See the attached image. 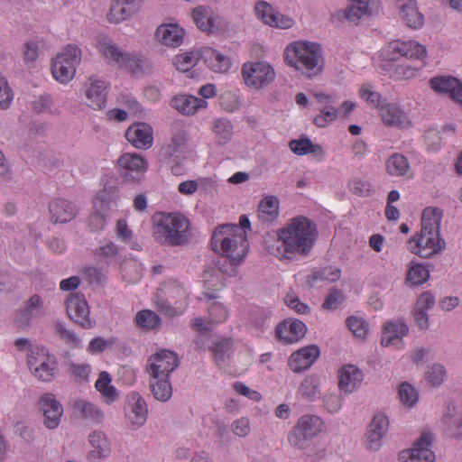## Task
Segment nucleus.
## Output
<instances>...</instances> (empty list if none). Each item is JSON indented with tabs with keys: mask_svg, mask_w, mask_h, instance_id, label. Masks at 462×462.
<instances>
[{
	"mask_svg": "<svg viewBox=\"0 0 462 462\" xmlns=\"http://www.w3.org/2000/svg\"><path fill=\"white\" fill-rule=\"evenodd\" d=\"M121 107L114 108L109 111V116H128L143 113V109L138 101L130 94H121L117 98Z\"/></svg>",
	"mask_w": 462,
	"mask_h": 462,
	"instance_id": "obj_34",
	"label": "nucleus"
},
{
	"mask_svg": "<svg viewBox=\"0 0 462 462\" xmlns=\"http://www.w3.org/2000/svg\"><path fill=\"white\" fill-rule=\"evenodd\" d=\"M364 379L363 372L353 365H346L339 371V389L351 393L358 388Z\"/></svg>",
	"mask_w": 462,
	"mask_h": 462,
	"instance_id": "obj_28",
	"label": "nucleus"
},
{
	"mask_svg": "<svg viewBox=\"0 0 462 462\" xmlns=\"http://www.w3.org/2000/svg\"><path fill=\"white\" fill-rule=\"evenodd\" d=\"M349 190L359 197H369L374 192L373 184L359 177H354L348 181Z\"/></svg>",
	"mask_w": 462,
	"mask_h": 462,
	"instance_id": "obj_48",
	"label": "nucleus"
},
{
	"mask_svg": "<svg viewBox=\"0 0 462 462\" xmlns=\"http://www.w3.org/2000/svg\"><path fill=\"white\" fill-rule=\"evenodd\" d=\"M404 48L403 41H393L384 46L381 56L384 60H398L401 57H403Z\"/></svg>",
	"mask_w": 462,
	"mask_h": 462,
	"instance_id": "obj_52",
	"label": "nucleus"
},
{
	"mask_svg": "<svg viewBox=\"0 0 462 462\" xmlns=\"http://www.w3.org/2000/svg\"><path fill=\"white\" fill-rule=\"evenodd\" d=\"M430 277L429 269L421 263H414L409 267L406 282L411 285H420Z\"/></svg>",
	"mask_w": 462,
	"mask_h": 462,
	"instance_id": "obj_46",
	"label": "nucleus"
},
{
	"mask_svg": "<svg viewBox=\"0 0 462 462\" xmlns=\"http://www.w3.org/2000/svg\"><path fill=\"white\" fill-rule=\"evenodd\" d=\"M233 346L231 338H225L216 343L212 348L214 357L217 365L224 362L225 358L229 356Z\"/></svg>",
	"mask_w": 462,
	"mask_h": 462,
	"instance_id": "obj_55",
	"label": "nucleus"
},
{
	"mask_svg": "<svg viewBox=\"0 0 462 462\" xmlns=\"http://www.w3.org/2000/svg\"><path fill=\"white\" fill-rule=\"evenodd\" d=\"M458 79L451 76H437L430 79V88L440 95L448 96L457 86Z\"/></svg>",
	"mask_w": 462,
	"mask_h": 462,
	"instance_id": "obj_42",
	"label": "nucleus"
},
{
	"mask_svg": "<svg viewBox=\"0 0 462 462\" xmlns=\"http://www.w3.org/2000/svg\"><path fill=\"white\" fill-rule=\"evenodd\" d=\"M410 168L411 166L407 158L401 153H393L386 161V171L391 176H405L410 171Z\"/></svg>",
	"mask_w": 462,
	"mask_h": 462,
	"instance_id": "obj_38",
	"label": "nucleus"
},
{
	"mask_svg": "<svg viewBox=\"0 0 462 462\" xmlns=\"http://www.w3.org/2000/svg\"><path fill=\"white\" fill-rule=\"evenodd\" d=\"M89 442L93 449L89 452L91 459L106 457L110 453V447L105 434L94 431L89 435Z\"/></svg>",
	"mask_w": 462,
	"mask_h": 462,
	"instance_id": "obj_37",
	"label": "nucleus"
},
{
	"mask_svg": "<svg viewBox=\"0 0 462 462\" xmlns=\"http://www.w3.org/2000/svg\"><path fill=\"white\" fill-rule=\"evenodd\" d=\"M86 104L94 110H100L106 106L107 85L105 81L90 79L86 84Z\"/></svg>",
	"mask_w": 462,
	"mask_h": 462,
	"instance_id": "obj_21",
	"label": "nucleus"
},
{
	"mask_svg": "<svg viewBox=\"0 0 462 462\" xmlns=\"http://www.w3.org/2000/svg\"><path fill=\"white\" fill-rule=\"evenodd\" d=\"M396 6L407 26L417 29L423 25L424 17L418 11L415 0H397Z\"/></svg>",
	"mask_w": 462,
	"mask_h": 462,
	"instance_id": "obj_26",
	"label": "nucleus"
},
{
	"mask_svg": "<svg viewBox=\"0 0 462 462\" xmlns=\"http://www.w3.org/2000/svg\"><path fill=\"white\" fill-rule=\"evenodd\" d=\"M151 390L153 396L159 400L165 402L171 396L172 388L168 378H152L151 381Z\"/></svg>",
	"mask_w": 462,
	"mask_h": 462,
	"instance_id": "obj_45",
	"label": "nucleus"
},
{
	"mask_svg": "<svg viewBox=\"0 0 462 462\" xmlns=\"http://www.w3.org/2000/svg\"><path fill=\"white\" fill-rule=\"evenodd\" d=\"M28 366L32 374L40 381L51 382L54 379L58 364L56 357L45 347H35L27 356Z\"/></svg>",
	"mask_w": 462,
	"mask_h": 462,
	"instance_id": "obj_7",
	"label": "nucleus"
},
{
	"mask_svg": "<svg viewBox=\"0 0 462 462\" xmlns=\"http://www.w3.org/2000/svg\"><path fill=\"white\" fill-rule=\"evenodd\" d=\"M132 5H126V3H120L115 0L109 13L110 22L118 23L125 20L133 12Z\"/></svg>",
	"mask_w": 462,
	"mask_h": 462,
	"instance_id": "obj_51",
	"label": "nucleus"
},
{
	"mask_svg": "<svg viewBox=\"0 0 462 462\" xmlns=\"http://www.w3.org/2000/svg\"><path fill=\"white\" fill-rule=\"evenodd\" d=\"M346 324L351 332L357 337L364 338L368 331L367 324L363 319L350 317Z\"/></svg>",
	"mask_w": 462,
	"mask_h": 462,
	"instance_id": "obj_60",
	"label": "nucleus"
},
{
	"mask_svg": "<svg viewBox=\"0 0 462 462\" xmlns=\"http://www.w3.org/2000/svg\"><path fill=\"white\" fill-rule=\"evenodd\" d=\"M279 216V199L275 196H266L259 203L257 217L263 223H270Z\"/></svg>",
	"mask_w": 462,
	"mask_h": 462,
	"instance_id": "obj_32",
	"label": "nucleus"
},
{
	"mask_svg": "<svg viewBox=\"0 0 462 462\" xmlns=\"http://www.w3.org/2000/svg\"><path fill=\"white\" fill-rule=\"evenodd\" d=\"M432 440L430 433H422L411 448L400 452L399 459L402 462H434L436 457L430 448Z\"/></svg>",
	"mask_w": 462,
	"mask_h": 462,
	"instance_id": "obj_13",
	"label": "nucleus"
},
{
	"mask_svg": "<svg viewBox=\"0 0 462 462\" xmlns=\"http://www.w3.org/2000/svg\"><path fill=\"white\" fill-rule=\"evenodd\" d=\"M446 375V370L441 365H434L426 374L427 382L437 386L442 383Z\"/></svg>",
	"mask_w": 462,
	"mask_h": 462,
	"instance_id": "obj_61",
	"label": "nucleus"
},
{
	"mask_svg": "<svg viewBox=\"0 0 462 462\" xmlns=\"http://www.w3.org/2000/svg\"><path fill=\"white\" fill-rule=\"evenodd\" d=\"M289 147L292 152L300 156L312 153L319 161H322L325 156L323 148L319 144H314L307 137L299 140H291L289 143Z\"/></svg>",
	"mask_w": 462,
	"mask_h": 462,
	"instance_id": "obj_33",
	"label": "nucleus"
},
{
	"mask_svg": "<svg viewBox=\"0 0 462 462\" xmlns=\"http://www.w3.org/2000/svg\"><path fill=\"white\" fill-rule=\"evenodd\" d=\"M73 408L85 419H88L96 422H99L103 419L101 410L97 405L86 400H76L73 402Z\"/></svg>",
	"mask_w": 462,
	"mask_h": 462,
	"instance_id": "obj_41",
	"label": "nucleus"
},
{
	"mask_svg": "<svg viewBox=\"0 0 462 462\" xmlns=\"http://www.w3.org/2000/svg\"><path fill=\"white\" fill-rule=\"evenodd\" d=\"M171 105L180 113L189 116L206 108L208 102L194 96L180 95L171 99Z\"/></svg>",
	"mask_w": 462,
	"mask_h": 462,
	"instance_id": "obj_29",
	"label": "nucleus"
},
{
	"mask_svg": "<svg viewBox=\"0 0 462 462\" xmlns=\"http://www.w3.org/2000/svg\"><path fill=\"white\" fill-rule=\"evenodd\" d=\"M147 405L144 399L136 392L127 395L126 416L134 427H141L147 419Z\"/></svg>",
	"mask_w": 462,
	"mask_h": 462,
	"instance_id": "obj_17",
	"label": "nucleus"
},
{
	"mask_svg": "<svg viewBox=\"0 0 462 462\" xmlns=\"http://www.w3.org/2000/svg\"><path fill=\"white\" fill-rule=\"evenodd\" d=\"M409 332L407 325L403 322H387L383 326L381 344L383 346H394L402 348V337Z\"/></svg>",
	"mask_w": 462,
	"mask_h": 462,
	"instance_id": "obj_24",
	"label": "nucleus"
},
{
	"mask_svg": "<svg viewBox=\"0 0 462 462\" xmlns=\"http://www.w3.org/2000/svg\"><path fill=\"white\" fill-rule=\"evenodd\" d=\"M153 131L145 123H134L125 132L127 141L137 149H149L153 142Z\"/></svg>",
	"mask_w": 462,
	"mask_h": 462,
	"instance_id": "obj_16",
	"label": "nucleus"
},
{
	"mask_svg": "<svg viewBox=\"0 0 462 462\" xmlns=\"http://www.w3.org/2000/svg\"><path fill=\"white\" fill-rule=\"evenodd\" d=\"M216 142L218 144H224L231 139L232 125L226 117H220L216 120L213 127Z\"/></svg>",
	"mask_w": 462,
	"mask_h": 462,
	"instance_id": "obj_47",
	"label": "nucleus"
},
{
	"mask_svg": "<svg viewBox=\"0 0 462 462\" xmlns=\"http://www.w3.org/2000/svg\"><path fill=\"white\" fill-rule=\"evenodd\" d=\"M442 217L441 209L432 207L426 208L422 212L421 229H424V232L427 230L439 232Z\"/></svg>",
	"mask_w": 462,
	"mask_h": 462,
	"instance_id": "obj_39",
	"label": "nucleus"
},
{
	"mask_svg": "<svg viewBox=\"0 0 462 462\" xmlns=\"http://www.w3.org/2000/svg\"><path fill=\"white\" fill-rule=\"evenodd\" d=\"M160 320L159 316L150 310H141L135 316L136 324L145 329L157 328L160 325Z\"/></svg>",
	"mask_w": 462,
	"mask_h": 462,
	"instance_id": "obj_49",
	"label": "nucleus"
},
{
	"mask_svg": "<svg viewBox=\"0 0 462 462\" xmlns=\"http://www.w3.org/2000/svg\"><path fill=\"white\" fill-rule=\"evenodd\" d=\"M378 110L381 116H398L405 113L399 102L388 101L386 99L382 102Z\"/></svg>",
	"mask_w": 462,
	"mask_h": 462,
	"instance_id": "obj_63",
	"label": "nucleus"
},
{
	"mask_svg": "<svg viewBox=\"0 0 462 462\" xmlns=\"http://www.w3.org/2000/svg\"><path fill=\"white\" fill-rule=\"evenodd\" d=\"M323 427L322 420L315 415L301 416L295 429L288 436L289 442L295 446L301 448L303 441L316 437Z\"/></svg>",
	"mask_w": 462,
	"mask_h": 462,
	"instance_id": "obj_11",
	"label": "nucleus"
},
{
	"mask_svg": "<svg viewBox=\"0 0 462 462\" xmlns=\"http://www.w3.org/2000/svg\"><path fill=\"white\" fill-rule=\"evenodd\" d=\"M242 76L247 87L260 89L274 80L275 72L268 62H246L242 67Z\"/></svg>",
	"mask_w": 462,
	"mask_h": 462,
	"instance_id": "obj_9",
	"label": "nucleus"
},
{
	"mask_svg": "<svg viewBox=\"0 0 462 462\" xmlns=\"http://www.w3.org/2000/svg\"><path fill=\"white\" fill-rule=\"evenodd\" d=\"M403 57L424 60L427 56L426 47L415 41H403Z\"/></svg>",
	"mask_w": 462,
	"mask_h": 462,
	"instance_id": "obj_50",
	"label": "nucleus"
},
{
	"mask_svg": "<svg viewBox=\"0 0 462 462\" xmlns=\"http://www.w3.org/2000/svg\"><path fill=\"white\" fill-rule=\"evenodd\" d=\"M209 320L205 322L202 318L194 319L191 323L192 328L200 333L209 331V324L225 322L228 319V310L226 306L218 301H212L208 304Z\"/></svg>",
	"mask_w": 462,
	"mask_h": 462,
	"instance_id": "obj_18",
	"label": "nucleus"
},
{
	"mask_svg": "<svg viewBox=\"0 0 462 462\" xmlns=\"http://www.w3.org/2000/svg\"><path fill=\"white\" fill-rule=\"evenodd\" d=\"M379 6V0H352L343 10L344 17L351 23H357L361 17L371 14Z\"/></svg>",
	"mask_w": 462,
	"mask_h": 462,
	"instance_id": "obj_25",
	"label": "nucleus"
},
{
	"mask_svg": "<svg viewBox=\"0 0 462 462\" xmlns=\"http://www.w3.org/2000/svg\"><path fill=\"white\" fill-rule=\"evenodd\" d=\"M51 219L54 223H67L72 220L77 215L76 206L66 199H57L51 201L49 206Z\"/></svg>",
	"mask_w": 462,
	"mask_h": 462,
	"instance_id": "obj_27",
	"label": "nucleus"
},
{
	"mask_svg": "<svg viewBox=\"0 0 462 462\" xmlns=\"http://www.w3.org/2000/svg\"><path fill=\"white\" fill-rule=\"evenodd\" d=\"M43 310V301L37 294L32 295L26 303L25 309L23 310V315L25 316V320L28 321L38 314H42Z\"/></svg>",
	"mask_w": 462,
	"mask_h": 462,
	"instance_id": "obj_54",
	"label": "nucleus"
},
{
	"mask_svg": "<svg viewBox=\"0 0 462 462\" xmlns=\"http://www.w3.org/2000/svg\"><path fill=\"white\" fill-rule=\"evenodd\" d=\"M306 333V326L298 319H286L275 329L276 337L284 343L298 342Z\"/></svg>",
	"mask_w": 462,
	"mask_h": 462,
	"instance_id": "obj_19",
	"label": "nucleus"
},
{
	"mask_svg": "<svg viewBox=\"0 0 462 462\" xmlns=\"http://www.w3.org/2000/svg\"><path fill=\"white\" fill-rule=\"evenodd\" d=\"M156 38L165 46L178 47L183 41V30L176 24H162L156 30Z\"/></svg>",
	"mask_w": 462,
	"mask_h": 462,
	"instance_id": "obj_30",
	"label": "nucleus"
},
{
	"mask_svg": "<svg viewBox=\"0 0 462 462\" xmlns=\"http://www.w3.org/2000/svg\"><path fill=\"white\" fill-rule=\"evenodd\" d=\"M40 405L45 418V426L49 429L57 428L60 424L63 409L54 394L50 393L43 394L40 400Z\"/></svg>",
	"mask_w": 462,
	"mask_h": 462,
	"instance_id": "obj_22",
	"label": "nucleus"
},
{
	"mask_svg": "<svg viewBox=\"0 0 462 462\" xmlns=\"http://www.w3.org/2000/svg\"><path fill=\"white\" fill-rule=\"evenodd\" d=\"M66 310L75 323L82 328H91L95 321L89 317V307L83 294H71L66 300Z\"/></svg>",
	"mask_w": 462,
	"mask_h": 462,
	"instance_id": "obj_14",
	"label": "nucleus"
},
{
	"mask_svg": "<svg viewBox=\"0 0 462 462\" xmlns=\"http://www.w3.org/2000/svg\"><path fill=\"white\" fill-rule=\"evenodd\" d=\"M152 236L164 246H180L188 243L190 235L189 219L180 212H158L152 217Z\"/></svg>",
	"mask_w": 462,
	"mask_h": 462,
	"instance_id": "obj_3",
	"label": "nucleus"
},
{
	"mask_svg": "<svg viewBox=\"0 0 462 462\" xmlns=\"http://www.w3.org/2000/svg\"><path fill=\"white\" fill-rule=\"evenodd\" d=\"M112 378L110 374L104 371L99 374L98 379L95 383L96 389L100 393L107 403L114 402L117 398L116 388L111 385Z\"/></svg>",
	"mask_w": 462,
	"mask_h": 462,
	"instance_id": "obj_40",
	"label": "nucleus"
},
{
	"mask_svg": "<svg viewBox=\"0 0 462 462\" xmlns=\"http://www.w3.org/2000/svg\"><path fill=\"white\" fill-rule=\"evenodd\" d=\"M102 52L106 59L116 61L122 69L135 77L152 72L150 60L140 54L124 53L113 44H103Z\"/></svg>",
	"mask_w": 462,
	"mask_h": 462,
	"instance_id": "obj_5",
	"label": "nucleus"
},
{
	"mask_svg": "<svg viewBox=\"0 0 462 462\" xmlns=\"http://www.w3.org/2000/svg\"><path fill=\"white\" fill-rule=\"evenodd\" d=\"M120 176L126 181L140 180L148 170V162L135 152L122 154L117 160Z\"/></svg>",
	"mask_w": 462,
	"mask_h": 462,
	"instance_id": "obj_10",
	"label": "nucleus"
},
{
	"mask_svg": "<svg viewBox=\"0 0 462 462\" xmlns=\"http://www.w3.org/2000/svg\"><path fill=\"white\" fill-rule=\"evenodd\" d=\"M445 241L440 237L439 232L421 229L407 243L410 252L422 258H429L440 253L445 247Z\"/></svg>",
	"mask_w": 462,
	"mask_h": 462,
	"instance_id": "obj_8",
	"label": "nucleus"
},
{
	"mask_svg": "<svg viewBox=\"0 0 462 462\" xmlns=\"http://www.w3.org/2000/svg\"><path fill=\"white\" fill-rule=\"evenodd\" d=\"M231 429L236 436L245 438L251 431L250 421L247 418L242 417L232 423Z\"/></svg>",
	"mask_w": 462,
	"mask_h": 462,
	"instance_id": "obj_64",
	"label": "nucleus"
},
{
	"mask_svg": "<svg viewBox=\"0 0 462 462\" xmlns=\"http://www.w3.org/2000/svg\"><path fill=\"white\" fill-rule=\"evenodd\" d=\"M114 339L108 338L105 339L103 337H97L93 338L88 346V353L95 355L104 352L107 347L111 346L114 344Z\"/></svg>",
	"mask_w": 462,
	"mask_h": 462,
	"instance_id": "obj_62",
	"label": "nucleus"
},
{
	"mask_svg": "<svg viewBox=\"0 0 462 462\" xmlns=\"http://www.w3.org/2000/svg\"><path fill=\"white\" fill-rule=\"evenodd\" d=\"M116 236L117 238L125 244H128L131 249L140 251L141 245L134 239L133 231L129 228L125 219H119L116 223Z\"/></svg>",
	"mask_w": 462,
	"mask_h": 462,
	"instance_id": "obj_44",
	"label": "nucleus"
},
{
	"mask_svg": "<svg viewBox=\"0 0 462 462\" xmlns=\"http://www.w3.org/2000/svg\"><path fill=\"white\" fill-rule=\"evenodd\" d=\"M118 247L112 242H106L99 245L96 251V254L99 259L108 263L115 260L118 255Z\"/></svg>",
	"mask_w": 462,
	"mask_h": 462,
	"instance_id": "obj_59",
	"label": "nucleus"
},
{
	"mask_svg": "<svg viewBox=\"0 0 462 462\" xmlns=\"http://www.w3.org/2000/svg\"><path fill=\"white\" fill-rule=\"evenodd\" d=\"M399 396L402 402L407 406H412L418 401L416 390L407 383H403L400 385Z\"/></svg>",
	"mask_w": 462,
	"mask_h": 462,
	"instance_id": "obj_58",
	"label": "nucleus"
},
{
	"mask_svg": "<svg viewBox=\"0 0 462 462\" xmlns=\"http://www.w3.org/2000/svg\"><path fill=\"white\" fill-rule=\"evenodd\" d=\"M213 250L229 260L230 270L220 268L229 276L236 274V267L245 259L249 251V242L245 230L237 225H223L217 228L211 238Z\"/></svg>",
	"mask_w": 462,
	"mask_h": 462,
	"instance_id": "obj_2",
	"label": "nucleus"
},
{
	"mask_svg": "<svg viewBox=\"0 0 462 462\" xmlns=\"http://www.w3.org/2000/svg\"><path fill=\"white\" fill-rule=\"evenodd\" d=\"M319 356V349L316 346H308L291 354L288 365L294 373H300L312 365Z\"/></svg>",
	"mask_w": 462,
	"mask_h": 462,
	"instance_id": "obj_20",
	"label": "nucleus"
},
{
	"mask_svg": "<svg viewBox=\"0 0 462 462\" xmlns=\"http://www.w3.org/2000/svg\"><path fill=\"white\" fill-rule=\"evenodd\" d=\"M148 372L152 378H169L170 374L179 365L177 355L162 349L149 358Z\"/></svg>",
	"mask_w": 462,
	"mask_h": 462,
	"instance_id": "obj_12",
	"label": "nucleus"
},
{
	"mask_svg": "<svg viewBox=\"0 0 462 462\" xmlns=\"http://www.w3.org/2000/svg\"><path fill=\"white\" fill-rule=\"evenodd\" d=\"M192 18L197 27L207 32H211L217 28V17L208 6L199 5L193 10Z\"/></svg>",
	"mask_w": 462,
	"mask_h": 462,
	"instance_id": "obj_31",
	"label": "nucleus"
},
{
	"mask_svg": "<svg viewBox=\"0 0 462 462\" xmlns=\"http://www.w3.org/2000/svg\"><path fill=\"white\" fill-rule=\"evenodd\" d=\"M199 59L195 52L182 53L175 57L174 65L178 70L186 72L197 64Z\"/></svg>",
	"mask_w": 462,
	"mask_h": 462,
	"instance_id": "obj_53",
	"label": "nucleus"
},
{
	"mask_svg": "<svg viewBox=\"0 0 462 462\" xmlns=\"http://www.w3.org/2000/svg\"><path fill=\"white\" fill-rule=\"evenodd\" d=\"M81 61V50L73 44L65 46L52 62L53 77L61 83L73 79L76 68Z\"/></svg>",
	"mask_w": 462,
	"mask_h": 462,
	"instance_id": "obj_6",
	"label": "nucleus"
},
{
	"mask_svg": "<svg viewBox=\"0 0 462 462\" xmlns=\"http://www.w3.org/2000/svg\"><path fill=\"white\" fill-rule=\"evenodd\" d=\"M359 97L365 100L369 105L372 106L376 107L377 109L381 106L382 102V97L381 95L374 91L371 85L369 84H364L359 88Z\"/></svg>",
	"mask_w": 462,
	"mask_h": 462,
	"instance_id": "obj_56",
	"label": "nucleus"
},
{
	"mask_svg": "<svg viewBox=\"0 0 462 462\" xmlns=\"http://www.w3.org/2000/svg\"><path fill=\"white\" fill-rule=\"evenodd\" d=\"M254 11L257 17L265 24L272 27L288 29L293 25V20L277 11L265 1H258L255 4Z\"/></svg>",
	"mask_w": 462,
	"mask_h": 462,
	"instance_id": "obj_15",
	"label": "nucleus"
},
{
	"mask_svg": "<svg viewBox=\"0 0 462 462\" xmlns=\"http://www.w3.org/2000/svg\"><path fill=\"white\" fill-rule=\"evenodd\" d=\"M286 62L308 78L318 75L323 69L321 47L310 42H296L285 50Z\"/></svg>",
	"mask_w": 462,
	"mask_h": 462,
	"instance_id": "obj_4",
	"label": "nucleus"
},
{
	"mask_svg": "<svg viewBox=\"0 0 462 462\" xmlns=\"http://www.w3.org/2000/svg\"><path fill=\"white\" fill-rule=\"evenodd\" d=\"M341 277V271L334 266H326L314 270L308 277L307 282L310 286H315L318 282H335Z\"/></svg>",
	"mask_w": 462,
	"mask_h": 462,
	"instance_id": "obj_36",
	"label": "nucleus"
},
{
	"mask_svg": "<svg viewBox=\"0 0 462 462\" xmlns=\"http://www.w3.org/2000/svg\"><path fill=\"white\" fill-rule=\"evenodd\" d=\"M389 420L383 414H376L368 426L366 432V447L370 450H377L388 430Z\"/></svg>",
	"mask_w": 462,
	"mask_h": 462,
	"instance_id": "obj_23",
	"label": "nucleus"
},
{
	"mask_svg": "<svg viewBox=\"0 0 462 462\" xmlns=\"http://www.w3.org/2000/svg\"><path fill=\"white\" fill-rule=\"evenodd\" d=\"M55 331L60 339L67 345L74 347L79 346L80 343L79 338L72 330L68 329L63 323H57L55 326Z\"/></svg>",
	"mask_w": 462,
	"mask_h": 462,
	"instance_id": "obj_57",
	"label": "nucleus"
},
{
	"mask_svg": "<svg viewBox=\"0 0 462 462\" xmlns=\"http://www.w3.org/2000/svg\"><path fill=\"white\" fill-rule=\"evenodd\" d=\"M317 239V228L310 219L293 217L277 231V240L268 246L269 253L280 260H293L297 255L306 256Z\"/></svg>",
	"mask_w": 462,
	"mask_h": 462,
	"instance_id": "obj_1",
	"label": "nucleus"
},
{
	"mask_svg": "<svg viewBox=\"0 0 462 462\" xmlns=\"http://www.w3.org/2000/svg\"><path fill=\"white\" fill-rule=\"evenodd\" d=\"M188 140L185 131L178 130L172 134L170 143L162 147V152L164 158L171 159L179 152H183Z\"/></svg>",
	"mask_w": 462,
	"mask_h": 462,
	"instance_id": "obj_35",
	"label": "nucleus"
},
{
	"mask_svg": "<svg viewBox=\"0 0 462 462\" xmlns=\"http://www.w3.org/2000/svg\"><path fill=\"white\" fill-rule=\"evenodd\" d=\"M319 380L313 375H308L301 382L298 394L302 399L314 401L319 394Z\"/></svg>",
	"mask_w": 462,
	"mask_h": 462,
	"instance_id": "obj_43",
	"label": "nucleus"
}]
</instances>
